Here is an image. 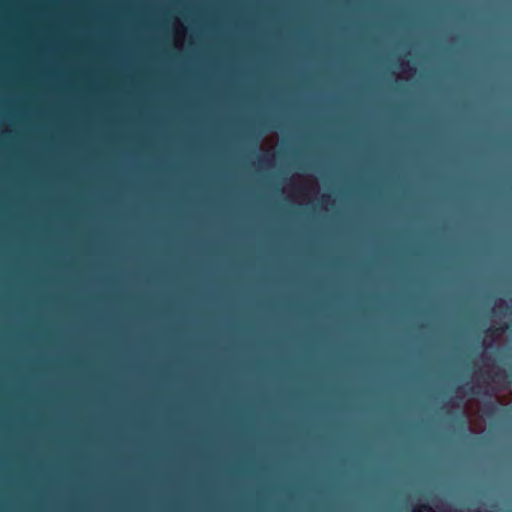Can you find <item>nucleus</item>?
Returning a JSON list of instances; mask_svg holds the SVG:
<instances>
[{"instance_id":"obj_5","label":"nucleus","mask_w":512,"mask_h":512,"mask_svg":"<svg viewBox=\"0 0 512 512\" xmlns=\"http://www.w3.org/2000/svg\"><path fill=\"white\" fill-rule=\"evenodd\" d=\"M495 332H498V330H493V329H488L486 331V334L489 335V334H494Z\"/></svg>"},{"instance_id":"obj_1","label":"nucleus","mask_w":512,"mask_h":512,"mask_svg":"<svg viewBox=\"0 0 512 512\" xmlns=\"http://www.w3.org/2000/svg\"><path fill=\"white\" fill-rule=\"evenodd\" d=\"M467 393L470 394V395H481V394H483V392L480 390V386H476V385L468 387Z\"/></svg>"},{"instance_id":"obj_3","label":"nucleus","mask_w":512,"mask_h":512,"mask_svg":"<svg viewBox=\"0 0 512 512\" xmlns=\"http://www.w3.org/2000/svg\"><path fill=\"white\" fill-rule=\"evenodd\" d=\"M486 407L487 409L489 410V412L491 413H494L495 411H497L499 408L498 406L496 405V403L490 401L486 404Z\"/></svg>"},{"instance_id":"obj_2","label":"nucleus","mask_w":512,"mask_h":512,"mask_svg":"<svg viewBox=\"0 0 512 512\" xmlns=\"http://www.w3.org/2000/svg\"><path fill=\"white\" fill-rule=\"evenodd\" d=\"M413 512H435L429 505L424 504L420 509H414Z\"/></svg>"},{"instance_id":"obj_4","label":"nucleus","mask_w":512,"mask_h":512,"mask_svg":"<svg viewBox=\"0 0 512 512\" xmlns=\"http://www.w3.org/2000/svg\"><path fill=\"white\" fill-rule=\"evenodd\" d=\"M270 160H271V157H270V156H263V157L261 158V161H262V162H265V163L270 162Z\"/></svg>"}]
</instances>
